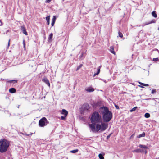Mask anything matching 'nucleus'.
<instances>
[{
	"instance_id": "f257e3e1",
	"label": "nucleus",
	"mask_w": 159,
	"mask_h": 159,
	"mask_svg": "<svg viewBox=\"0 0 159 159\" xmlns=\"http://www.w3.org/2000/svg\"><path fill=\"white\" fill-rule=\"evenodd\" d=\"M105 122H103L102 120L100 123H98L96 124H90L89 126L93 132H98L99 131H103L105 130L108 126V124Z\"/></svg>"
},
{
	"instance_id": "f03ea898",
	"label": "nucleus",
	"mask_w": 159,
	"mask_h": 159,
	"mask_svg": "<svg viewBox=\"0 0 159 159\" xmlns=\"http://www.w3.org/2000/svg\"><path fill=\"white\" fill-rule=\"evenodd\" d=\"M99 111L103 115L102 118L104 122H108L111 120L112 115L107 108L105 107H101L100 108Z\"/></svg>"
},
{
	"instance_id": "7ed1b4c3",
	"label": "nucleus",
	"mask_w": 159,
	"mask_h": 159,
	"mask_svg": "<svg viewBox=\"0 0 159 159\" xmlns=\"http://www.w3.org/2000/svg\"><path fill=\"white\" fill-rule=\"evenodd\" d=\"M10 145V142L5 139L0 140V152L4 153L8 150Z\"/></svg>"
},
{
	"instance_id": "20e7f679",
	"label": "nucleus",
	"mask_w": 159,
	"mask_h": 159,
	"mask_svg": "<svg viewBox=\"0 0 159 159\" xmlns=\"http://www.w3.org/2000/svg\"><path fill=\"white\" fill-rule=\"evenodd\" d=\"M101 116L98 112H95L92 115L90 120L92 124H96L102 121Z\"/></svg>"
},
{
	"instance_id": "39448f33",
	"label": "nucleus",
	"mask_w": 159,
	"mask_h": 159,
	"mask_svg": "<svg viewBox=\"0 0 159 159\" xmlns=\"http://www.w3.org/2000/svg\"><path fill=\"white\" fill-rule=\"evenodd\" d=\"M48 123V121L46 118L44 117L41 118L39 122V126L41 127H43L47 125Z\"/></svg>"
},
{
	"instance_id": "423d86ee",
	"label": "nucleus",
	"mask_w": 159,
	"mask_h": 159,
	"mask_svg": "<svg viewBox=\"0 0 159 159\" xmlns=\"http://www.w3.org/2000/svg\"><path fill=\"white\" fill-rule=\"evenodd\" d=\"M90 107L89 105L87 104H84L82 107L81 111L84 113L87 111L89 109Z\"/></svg>"
},
{
	"instance_id": "0eeeda50",
	"label": "nucleus",
	"mask_w": 159,
	"mask_h": 159,
	"mask_svg": "<svg viewBox=\"0 0 159 159\" xmlns=\"http://www.w3.org/2000/svg\"><path fill=\"white\" fill-rule=\"evenodd\" d=\"M61 114L64 115L65 116H67L68 114V112L65 109H63L62 111H61Z\"/></svg>"
},
{
	"instance_id": "6e6552de",
	"label": "nucleus",
	"mask_w": 159,
	"mask_h": 159,
	"mask_svg": "<svg viewBox=\"0 0 159 159\" xmlns=\"http://www.w3.org/2000/svg\"><path fill=\"white\" fill-rule=\"evenodd\" d=\"M42 81L47 84L49 87L50 86V84L48 80L46 78L43 79Z\"/></svg>"
},
{
	"instance_id": "1a4fd4ad",
	"label": "nucleus",
	"mask_w": 159,
	"mask_h": 159,
	"mask_svg": "<svg viewBox=\"0 0 159 159\" xmlns=\"http://www.w3.org/2000/svg\"><path fill=\"white\" fill-rule=\"evenodd\" d=\"M85 90L88 92H93L94 91V89L90 87L86 88Z\"/></svg>"
},
{
	"instance_id": "9d476101",
	"label": "nucleus",
	"mask_w": 159,
	"mask_h": 159,
	"mask_svg": "<svg viewBox=\"0 0 159 159\" xmlns=\"http://www.w3.org/2000/svg\"><path fill=\"white\" fill-rule=\"evenodd\" d=\"M56 17L55 16H53V18L52 20V22H51V25L52 26H53L54 24L55 23V21L56 20Z\"/></svg>"
},
{
	"instance_id": "9b49d317",
	"label": "nucleus",
	"mask_w": 159,
	"mask_h": 159,
	"mask_svg": "<svg viewBox=\"0 0 159 159\" xmlns=\"http://www.w3.org/2000/svg\"><path fill=\"white\" fill-rule=\"evenodd\" d=\"M101 66L98 67L97 68V73H95L94 75H93V77H94L96 75H98L100 72V68H101Z\"/></svg>"
},
{
	"instance_id": "f8f14e48",
	"label": "nucleus",
	"mask_w": 159,
	"mask_h": 159,
	"mask_svg": "<svg viewBox=\"0 0 159 159\" xmlns=\"http://www.w3.org/2000/svg\"><path fill=\"white\" fill-rule=\"evenodd\" d=\"M9 91L10 93H15L16 91V90L15 88H11L9 89Z\"/></svg>"
},
{
	"instance_id": "ddd939ff",
	"label": "nucleus",
	"mask_w": 159,
	"mask_h": 159,
	"mask_svg": "<svg viewBox=\"0 0 159 159\" xmlns=\"http://www.w3.org/2000/svg\"><path fill=\"white\" fill-rule=\"evenodd\" d=\"M110 50L111 53L114 54V55L115 54V52L114 51V48L113 46H111L110 47Z\"/></svg>"
},
{
	"instance_id": "4468645a",
	"label": "nucleus",
	"mask_w": 159,
	"mask_h": 159,
	"mask_svg": "<svg viewBox=\"0 0 159 159\" xmlns=\"http://www.w3.org/2000/svg\"><path fill=\"white\" fill-rule=\"evenodd\" d=\"M53 37V34L52 33L50 34L48 38L49 41H51Z\"/></svg>"
},
{
	"instance_id": "2eb2a0df",
	"label": "nucleus",
	"mask_w": 159,
	"mask_h": 159,
	"mask_svg": "<svg viewBox=\"0 0 159 159\" xmlns=\"http://www.w3.org/2000/svg\"><path fill=\"white\" fill-rule=\"evenodd\" d=\"M145 135V134L144 132H143L142 134H139L137 137L138 138H140L141 137H144Z\"/></svg>"
},
{
	"instance_id": "dca6fc26",
	"label": "nucleus",
	"mask_w": 159,
	"mask_h": 159,
	"mask_svg": "<svg viewBox=\"0 0 159 159\" xmlns=\"http://www.w3.org/2000/svg\"><path fill=\"white\" fill-rule=\"evenodd\" d=\"M139 146L141 148H143L144 149L148 148L146 146L144 145L140 144L139 145Z\"/></svg>"
},
{
	"instance_id": "f3484780",
	"label": "nucleus",
	"mask_w": 159,
	"mask_h": 159,
	"mask_svg": "<svg viewBox=\"0 0 159 159\" xmlns=\"http://www.w3.org/2000/svg\"><path fill=\"white\" fill-rule=\"evenodd\" d=\"M46 20L47 21V24L48 25H49V23H50V22H49V20H50V16H47L46 18Z\"/></svg>"
},
{
	"instance_id": "a211bd4d",
	"label": "nucleus",
	"mask_w": 159,
	"mask_h": 159,
	"mask_svg": "<svg viewBox=\"0 0 159 159\" xmlns=\"http://www.w3.org/2000/svg\"><path fill=\"white\" fill-rule=\"evenodd\" d=\"M104 155V154H102L101 153L99 154L98 155V157L100 159H104V157L103 156Z\"/></svg>"
},
{
	"instance_id": "6ab92c4d",
	"label": "nucleus",
	"mask_w": 159,
	"mask_h": 159,
	"mask_svg": "<svg viewBox=\"0 0 159 159\" xmlns=\"http://www.w3.org/2000/svg\"><path fill=\"white\" fill-rule=\"evenodd\" d=\"M152 16L155 18L157 17V15L155 11H153L152 13Z\"/></svg>"
},
{
	"instance_id": "aec40b11",
	"label": "nucleus",
	"mask_w": 159,
	"mask_h": 159,
	"mask_svg": "<svg viewBox=\"0 0 159 159\" xmlns=\"http://www.w3.org/2000/svg\"><path fill=\"white\" fill-rule=\"evenodd\" d=\"M141 152V149H136L133 151V152H136L137 153L140 152Z\"/></svg>"
},
{
	"instance_id": "412c9836",
	"label": "nucleus",
	"mask_w": 159,
	"mask_h": 159,
	"mask_svg": "<svg viewBox=\"0 0 159 159\" xmlns=\"http://www.w3.org/2000/svg\"><path fill=\"white\" fill-rule=\"evenodd\" d=\"M144 116L146 118H148L150 117V114L148 113H146L144 115Z\"/></svg>"
},
{
	"instance_id": "4be33fe9",
	"label": "nucleus",
	"mask_w": 159,
	"mask_h": 159,
	"mask_svg": "<svg viewBox=\"0 0 159 159\" xmlns=\"http://www.w3.org/2000/svg\"><path fill=\"white\" fill-rule=\"evenodd\" d=\"M139 84L145 86H149V85L147 84L143 83L141 82H139Z\"/></svg>"
},
{
	"instance_id": "5701e85b",
	"label": "nucleus",
	"mask_w": 159,
	"mask_h": 159,
	"mask_svg": "<svg viewBox=\"0 0 159 159\" xmlns=\"http://www.w3.org/2000/svg\"><path fill=\"white\" fill-rule=\"evenodd\" d=\"M137 108V107H135L133 108H132L131 110H130V112H132L133 111H135L136 110V109Z\"/></svg>"
},
{
	"instance_id": "b1692460",
	"label": "nucleus",
	"mask_w": 159,
	"mask_h": 159,
	"mask_svg": "<svg viewBox=\"0 0 159 159\" xmlns=\"http://www.w3.org/2000/svg\"><path fill=\"white\" fill-rule=\"evenodd\" d=\"M78 151V149H75L71 151L70 152L72 153H75L77 152Z\"/></svg>"
},
{
	"instance_id": "393cba45",
	"label": "nucleus",
	"mask_w": 159,
	"mask_h": 159,
	"mask_svg": "<svg viewBox=\"0 0 159 159\" xmlns=\"http://www.w3.org/2000/svg\"><path fill=\"white\" fill-rule=\"evenodd\" d=\"M82 66V64H80V65H79L78 66V67L77 68V69H76V70L77 71Z\"/></svg>"
},
{
	"instance_id": "a878e982",
	"label": "nucleus",
	"mask_w": 159,
	"mask_h": 159,
	"mask_svg": "<svg viewBox=\"0 0 159 159\" xmlns=\"http://www.w3.org/2000/svg\"><path fill=\"white\" fill-rule=\"evenodd\" d=\"M120 37H122L123 36V34L122 33H121L120 32H119L118 33Z\"/></svg>"
},
{
	"instance_id": "bb28decb",
	"label": "nucleus",
	"mask_w": 159,
	"mask_h": 159,
	"mask_svg": "<svg viewBox=\"0 0 159 159\" xmlns=\"http://www.w3.org/2000/svg\"><path fill=\"white\" fill-rule=\"evenodd\" d=\"M66 116H62L61 117V119L62 120H66Z\"/></svg>"
},
{
	"instance_id": "cd10ccee",
	"label": "nucleus",
	"mask_w": 159,
	"mask_h": 159,
	"mask_svg": "<svg viewBox=\"0 0 159 159\" xmlns=\"http://www.w3.org/2000/svg\"><path fill=\"white\" fill-rule=\"evenodd\" d=\"M156 89H153L152 90L151 93L152 94H154L156 93Z\"/></svg>"
},
{
	"instance_id": "c85d7f7f",
	"label": "nucleus",
	"mask_w": 159,
	"mask_h": 159,
	"mask_svg": "<svg viewBox=\"0 0 159 159\" xmlns=\"http://www.w3.org/2000/svg\"><path fill=\"white\" fill-rule=\"evenodd\" d=\"M23 32L25 35H28L27 33L26 32V31L25 30H23Z\"/></svg>"
},
{
	"instance_id": "c756f323",
	"label": "nucleus",
	"mask_w": 159,
	"mask_h": 159,
	"mask_svg": "<svg viewBox=\"0 0 159 159\" xmlns=\"http://www.w3.org/2000/svg\"><path fill=\"white\" fill-rule=\"evenodd\" d=\"M158 60V58H154L153 59V61H157Z\"/></svg>"
},
{
	"instance_id": "7c9ffc66",
	"label": "nucleus",
	"mask_w": 159,
	"mask_h": 159,
	"mask_svg": "<svg viewBox=\"0 0 159 159\" xmlns=\"http://www.w3.org/2000/svg\"><path fill=\"white\" fill-rule=\"evenodd\" d=\"M83 54H84V53L83 52L82 53L80 56V59H83Z\"/></svg>"
},
{
	"instance_id": "2f4dec72",
	"label": "nucleus",
	"mask_w": 159,
	"mask_h": 159,
	"mask_svg": "<svg viewBox=\"0 0 159 159\" xmlns=\"http://www.w3.org/2000/svg\"><path fill=\"white\" fill-rule=\"evenodd\" d=\"M10 39L9 40L8 42V45H7V47L8 48H9V46H10Z\"/></svg>"
},
{
	"instance_id": "473e14b6",
	"label": "nucleus",
	"mask_w": 159,
	"mask_h": 159,
	"mask_svg": "<svg viewBox=\"0 0 159 159\" xmlns=\"http://www.w3.org/2000/svg\"><path fill=\"white\" fill-rule=\"evenodd\" d=\"M23 45H24V47L25 48V41L24 40H23Z\"/></svg>"
},
{
	"instance_id": "72a5a7b5",
	"label": "nucleus",
	"mask_w": 159,
	"mask_h": 159,
	"mask_svg": "<svg viewBox=\"0 0 159 159\" xmlns=\"http://www.w3.org/2000/svg\"><path fill=\"white\" fill-rule=\"evenodd\" d=\"M21 28L23 31V30H25L24 26H21Z\"/></svg>"
},
{
	"instance_id": "f704fd0d",
	"label": "nucleus",
	"mask_w": 159,
	"mask_h": 159,
	"mask_svg": "<svg viewBox=\"0 0 159 159\" xmlns=\"http://www.w3.org/2000/svg\"><path fill=\"white\" fill-rule=\"evenodd\" d=\"M51 0H46L45 1V2L46 3H49L50 2Z\"/></svg>"
},
{
	"instance_id": "c9c22d12",
	"label": "nucleus",
	"mask_w": 159,
	"mask_h": 159,
	"mask_svg": "<svg viewBox=\"0 0 159 159\" xmlns=\"http://www.w3.org/2000/svg\"><path fill=\"white\" fill-rule=\"evenodd\" d=\"M32 134V133H30V134H25L27 136H29V135H31Z\"/></svg>"
},
{
	"instance_id": "e433bc0d",
	"label": "nucleus",
	"mask_w": 159,
	"mask_h": 159,
	"mask_svg": "<svg viewBox=\"0 0 159 159\" xmlns=\"http://www.w3.org/2000/svg\"><path fill=\"white\" fill-rule=\"evenodd\" d=\"M115 106L116 109H119V107L118 106L115 105Z\"/></svg>"
},
{
	"instance_id": "4c0bfd02",
	"label": "nucleus",
	"mask_w": 159,
	"mask_h": 159,
	"mask_svg": "<svg viewBox=\"0 0 159 159\" xmlns=\"http://www.w3.org/2000/svg\"><path fill=\"white\" fill-rule=\"evenodd\" d=\"M155 23L154 21V20H152V21L150 23H148V24H150V23Z\"/></svg>"
},
{
	"instance_id": "58836bf2",
	"label": "nucleus",
	"mask_w": 159,
	"mask_h": 159,
	"mask_svg": "<svg viewBox=\"0 0 159 159\" xmlns=\"http://www.w3.org/2000/svg\"><path fill=\"white\" fill-rule=\"evenodd\" d=\"M111 134H110L108 136H107V139H108V138H109L110 136V135H111Z\"/></svg>"
},
{
	"instance_id": "ea45409f",
	"label": "nucleus",
	"mask_w": 159,
	"mask_h": 159,
	"mask_svg": "<svg viewBox=\"0 0 159 159\" xmlns=\"http://www.w3.org/2000/svg\"><path fill=\"white\" fill-rule=\"evenodd\" d=\"M102 80L104 81V82H105V83H106V80Z\"/></svg>"
},
{
	"instance_id": "a19ab883",
	"label": "nucleus",
	"mask_w": 159,
	"mask_h": 159,
	"mask_svg": "<svg viewBox=\"0 0 159 159\" xmlns=\"http://www.w3.org/2000/svg\"><path fill=\"white\" fill-rule=\"evenodd\" d=\"M139 86L141 88H143V86Z\"/></svg>"
},
{
	"instance_id": "79ce46f5",
	"label": "nucleus",
	"mask_w": 159,
	"mask_h": 159,
	"mask_svg": "<svg viewBox=\"0 0 159 159\" xmlns=\"http://www.w3.org/2000/svg\"><path fill=\"white\" fill-rule=\"evenodd\" d=\"M147 153V151H146L145 152V153Z\"/></svg>"
},
{
	"instance_id": "37998d69",
	"label": "nucleus",
	"mask_w": 159,
	"mask_h": 159,
	"mask_svg": "<svg viewBox=\"0 0 159 159\" xmlns=\"http://www.w3.org/2000/svg\"><path fill=\"white\" fill-rule=\"evenodd\" d=\"M0 22L1 23V21L0 20Z\"/></svg>"
}]
</instances>
